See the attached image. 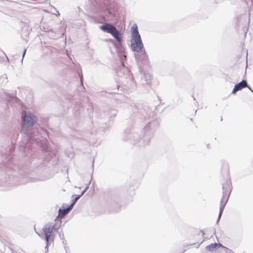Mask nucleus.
<instances>
[{
  "label": "nucleus",
  "mask_w": 253,
  "mask_h": 253,
  "mask_svg": "<svg viewBox=\"0 0 253 253\" xmlns=\"http://www.w3.org/2000/svg\"><path fill=\"white\" fill-rule=\"evenodd\" d=\"M100 29L104 32L109 33L120 43L122 42V35L117 28L110 24L105 23L100 26Z\"/></svg>",
  "instance_id": "7ed1b4c3"
},
{
  "label": "nucleus",
  "mask_w": 253,
  "mask_h": 253,
  "mask_svg": "<svg viewBox=\"0 0 253 253\" xmlns=\"http://www.w3.org/2000/svg\"><path fill=\"white\" fill-rule=\"evenodd\" d=\"M54 226L52 225H47L43 228V231L45 235V239L46 242V247L53 243L54 236L53 234Z\"/></svg>",
  "instance_id": "20e7f679"
},
{
  "label": "nucleus",
  "mask_w": 253,
  "mask_h": 253,
  "mask_svg": "<svg viewBox=\"0 0 253 253\" xmlns=\"http://www.w3.org/2000/svg\"><path fill=\"white\" fill-rule=\"evenodd\" d=\"M73 208V205H71L69 207L65 209H59L58 217L63 218L65 215L67 214Z\"/></svg>",
  "instance_id": "0eeeda50"
},
{
  "label": "nucleus",
  "mask_w": 253,
  "mask_h": 253,
  "mask_svg": "<svg viewBox=\"0 0 253 253\" xmlns=\"http://www.w3.org/2000/svg\"><path fill=\"white\" fill-rule=\"evenodd\" d=\"M231 182L230 180H227L226 182L223 184V196L220 201V211L219 217H220L222 214L223 209L226 204L231 192Z\"/></svg>",
  "instance_id": "f03ea898"
},
{
  "label": "nucleus",
  "mask_w": 253,
  "mask_h": 253,
  "mask_svg": "<svg viewBox=\"0 0 253 253\" xmlns=\"http://www.w3.org/2000/svg\"><path fill=\"white\" fill-rule=\"evenodd\" d=\"M132 40L131 48L133 50L137 52H144L143 44L139 34L138 27L136 24H134L131 28Z\"/></svg>",
  "instance_id": "f257e3e1"
},
{
  "label": "nucleus",
  "mask_w": 253,
  "mask_h": 253,
  "mask_svg": "<svg viewBox=\"0 0 253 253\" xmlns=\"http://www.w3.org/2000/svg\"><path fill=\"white\" fill-rule=\"evenodd\" d=\"M83 195V193H82L81 195H78V196H76V197L75 198V199L73 201V202L72 203V204L71 205H73V206H74V205L75 204V203L77 201V200L80 198V197Z\"/></svg>",
  "instance_id": "1a4fd4ad"
},
{
  "label": "nucleus",
  "mask_w": 253,
  "mask_h": 253,
  "mask_svg": "<svg viewBox=\"0 0 253 253\" xmlns=\"http://www.w3.org/2000/svg\"><path fill=\"white\" fill-rule=\"evenodd\" d=\"M221 245L220 244H218L217 243L211 244L209 245L206 247V249L210 251H212L216 249L218 247H220Z\"/></svg>",
  "instance_id": "6e6552de"
},
{
  "label": "nucleus",
  "mask_w": 253,
  "mask_h": 253,
  "mask_svg": "<svg viewBox=\"0 0 253 253\" xmlns=\"http://www.w3.org/2000/svg\"><path fill=\"white\" fill-rule=\"evenodd\" d=\"M247 86H248V84H247V81L245 80H243L242 82L236 84L235 85V86L232 90V93L233 94H235L237 91L240 90L242 89L243 88H245Z\"/></svg>",
  "instance_id": "423d86ee"
},
{
  "label": "nucleus",
  "mask_w": 253,
  "mask_h": 253,
  "mask_svg": "<svg viewBox=\"0 0 253 253\" xmlns=\"http://www.w3.org/2000/svg\"><path fill=\"white\" fill-rule=\"evenodd\" d=\"M23 125L26 126L33 125L36 121V117L30 113L23 112L22 114Z\"/></svg>",
  "instance_id": "39448f33"
}]
</instances>
